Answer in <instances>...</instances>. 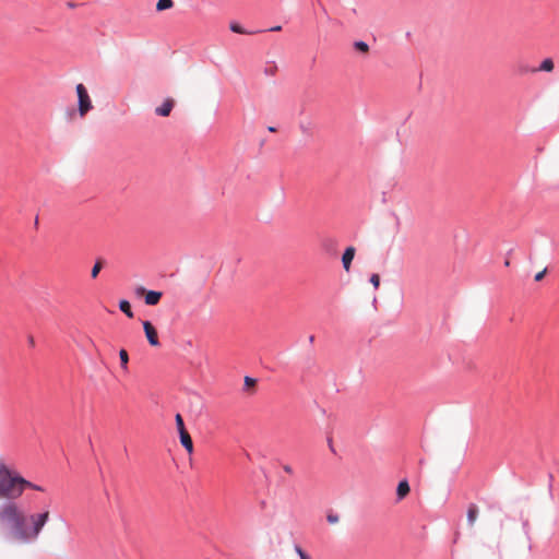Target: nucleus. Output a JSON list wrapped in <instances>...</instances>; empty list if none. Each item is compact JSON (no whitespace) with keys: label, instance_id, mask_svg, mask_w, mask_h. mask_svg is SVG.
<instances>
[{"label":"nucleus","instance_id":"nucleus-20","mask_svg":"<svg viewBox=\"0 0 559 559\" xmlns=\"http://www.w3.org/2000/svg\"><path fill=\"white\" fill-rule=\"evenodd\" d=\"M370 283L374 288H378L380 286V276L378 274H372L370 276Z\"/></svg>","mask_w":559,"mask_h":559},{"label":"nucleus","instance_id":"nucleus-22","mask_svg":"<svg viewBox=\"0 0 559 559\" xmlns=\"http://www.w3.org/2000/svg\"><path fill=\"white\" fill-rule=\"evenodd\" d=\"M257 381L253 378L246 377L245 378V386L246 388H253L255 385Z\"/></svg>","mask_w":559,"mask_h":559},{"label":"nucleus","instance_id":"nucleus-23","mask_svg":"<svg viewBox=\"0 0 559 559\" xmlns=\"http://www.w3.org/2000/svg\"><path fill=\"white\" fill-rule=\"evenodd\" d=\"M326 519H328V522L331 524H335L338 522V515H336V514H329Z\"/></svg>","mask_w":559,"mask_h":559},{"label":"nucleus","instance_id":"nucleus-14","mask_svg":"<svg viewBox=\"0 0 559 559\" xmlns=\"http://www.w3.org/2000/svg\"><path fill=\"white\" fill-rule=\"evenodd\" d=\"M103 266H104V261L102 259L97 260L96 263L94 264V266L92 267V271H91L92 278H96L98 276V274L102 271Z\"/></svg>","mask_w":559,"mask_h":559},{"label":"nucleus","instance_id":"nucleus-29","mask_svg":"<svg viewBox=\"0 0 559 559\" xmlns=\"http://www.w3.org/2000/svg\"><path fill=\"white\" fill-rule=\"evenodd\" d=\"M328 243H332V240H325V241L323 242V246L325 247V246H328Z\"/></svg>","mask_w":559,"mask_h":559},{"label":"nucleus","instance_id":"nucleus-18","mask_svg":"<svg viewBox=\"0 0 559 559\" xmlns=\"http://www.w3.org/2000/svg\"><path fill=\"white\" fill-rule=\"evenodd\" d=\"M175 419H176V425H177V428H178L179 433H181V431H182V432H187V430H186V428H185V424H183V419H182L181 415H180V414H177V415H176V417H175Z\"/></svg>","mask_w":559,"mask_h":559},{"label":"nucleus","instance_id":"nucleus-2","mask_svg":"<svg viewBox=\"0 0 559 559\" xmlns=\"http://www.w3.org/2000/svg\"><path fill=\"white\" fill-rule=\"evenodd\" d=\"M29 481L15 471L0 463V499H17L25 490Z\"/></svg>","mask_w":559,"mask_h":559},{"label":"nucleus","instance_id":"nucleus-26","mask_svg":"<svg viewBox=\"0 0 559 559\" xmlns=\"http://www.w3.org/2000/svg\"><path fill=\"white\" fill-rule=\"evenodd\" d=\"M283 469H284V472H285V473H287L288 475H293V474H294V469H293V467H292L290 465H288V464L283 465Z\"/></svg>","mask_w":559,"mask_h":559},{"label":"nucleus","instance_id":"nucleus-4","mask_svg":"<svg viewBox=\"0 0 559 559\" xmlns=\"http://www.w3.org/2000/svg\"><path fill=\"white\" fill-rule=\"evenodd\" d=\"M75 90L79 98V115L83 118L93 108V104L86 87L82 83L78 84Z\"/></svg>","mask_w":559,"mask_h":559},{"label":"nucleus","instance_id":"nucleus-15","mask_svg":"<svg viewBox=\"0 0 559 559\" xmlns=\"http://www.w3.org/2000/svg\"><path fill=\"white\" fill-rule=\"evenodd\" d=\"M119 358L121 361V367L127 370L128 369V362H129V355L126 349H120L119 352Z\"/></svg>","mask_w":559,"mask_h":559},{"label":"nucleus","instance_id":"nucleus-13","mask_svg":"<svg viewBox=\"0 0 559 559\" xmlns=\"http://www.w3.org/2000/svg\"><path fill=\"white\" fill-rule=\"evenodd\" d=\"M120 310L126 313L127 317L133 318V312L131 310V305L128 300H120L119 302Z\"/></svg>","mask_w":559,"mask_h":559},{"label":"nucleus","instance_id":"nucleus-27","mask_svg":"<svg viewBox=\"0 0 559 559\" xmlns=\"http://www.w3.org/2000/svg\"><path fill=\"white\" fill-rule=\"evenodd\" d=\"M281 29H282V27H281V26H274V27H272L270 31H272V32H278V31H281Z\"/></svg>","mask_w":559,"mask_h":559},{"label":"nucleus","instance_id":"nucleus-12","mask_svg":"<svg viewBox=\"0 0 559 559\" xmlns=\"http://www.w3.org/2000/svg\"><path fill=\"white\" fill-rule=\"evenodd\" d=\"M554 67V61L550 58H546L536 71L551 72Z\"/></svg>","mask_w":559,"mask_h":559},{"label":"nucleus","instance_id":"nucleus-11","mask_svg":"<svg viewBox=\"0 0 559 559\" xmlns=\"http://www.w3.org/2000/svg\"><path fill=\"white\" fill-rule=\"evenodd\" d=\"M478 516V508L476 504L472 503L467 510V522L469 525H474Z\"/></svg>","mask_w":559,"mask_h":559},{"label":"nucleus","instance_id":"nucleus-5","mask_svg":"<svg viewBox=\"0 0 559 559\" xmlns=\"http://www.w3.org/2000/svg\"><path fill=\"white\" fill-rule=\"evenodd\" d=\"M143 329H144V333H145V336H146L150 345H152L154 347L159 346L157 331L154 328V325L150 321H144Z\"/></svg>","mask_w":559,"mask_h":559},{"label":"nucleus","instance_id":"nucleus-19","mask_svg":"<svg viewBox=\"0 0 559 559\" xmlns=\"http://www.w3.org/2000/svg\"><path fill=\"white\" fill-rule=\"evenodd\" d=\"M230 29L234 32V33H238V34H246L247 32L237 23H233L230 24Z\"/></svg>","mask_w":559,"mask_h":559},{"label":"nucleus","instance_id":"nucleus-21","mask_svg":"<svg viewBox=\"0 0 559 559\" xmlns=\"http://www.w3.org/2000/svg\"><path fill=\"white\" fill-rule=\"evenodd\" d=\"M295 551L298 554V556L300 557V559H311V558L309 557V555H308V554H306V552L301 549V547H299V546H295Z\"/></svg>","mask_w":559,"mask_h":559},{"label":"nucleus","instance_id":"nucleus-1","mask_svg":"<svg viewBox=\"0 0 559 559\" xmlns=\"http://www.w3.org/2000/svg\"><path fill=\"white\" fill-rule=\"evenodd\" d=\"M26 514L14 501H7L0 504V527L9 528L11 537L20 542V531H23L26 522Z\"/></svg>","mask_w":559,"mask_h":559},{"label":"nucleus","instance_id":"nucleus-24","mask_svg":"<svg viewBox=\"0 0 559 559\" xmlns=\"http://www.w3.org/2000/svg\"><path fill=\"white\" fill-rule=\"evenodd\" d=\"M547 273V269H544L543 271L538 272L536 275H535V281L536 282H539L544 278V276L546 275Z\"/></svg>","mask_w":559,"mask_h":559},{"label":"nucleus","instance_id":"nucleus-25","mask_svg":"<svg viewBox=\"0 0 559 559\" xmlns=\"http://www.w3.org/2000/svg\"><path fill=\"white\" fill-rule=\"evenodd\" d=\"M26 488H31V489H34V490H38V491H43L44 489L40 487V486H37L33 483L29 481V485H25V489Z\"/></svg>","mask_w":559,"mask_h":559},{"label":"nucleus","instance_id":"nucleus-17","mask_svg":"<svg viewBox=\"0 0 559 559\" xmlns=\"http://www.w3.org/2000/svg\"><path fill=\"white\" fill-rule=\"evenodd\" d=\"M354 47H355L356 50H358V51H360L362 53H368V51H369L368 44L365 43V41H361V40L360 41H355Z\"/></svg>","mask_w":559,"mask_h":559},{"label":"nucleus","instance_id":"nucleus-10","mask_svg":"<svg viewBox=\"0 0 559 559\" xmlns=\"http://www.w3.org/2000/svg\"><path fill=\"white\" fill-rule=\"evenodd\" d=\"M180 436V442L183 445V448L191 454L193 452V442L189 435V432H182L179 433Z\"/></svg>","mask_w":559,"mask_h":559},{"label":"nucleus","instance_id":"nucleus-8","mask_svg":"<svg viewBox=\"0 0 559 559\" xmlns=\"http://www.w3.org/2000/svg\"><path fill=\"white\" fill-rule=\"evenodd\" d=\"M409 491H411V487H409L408 481L406 479L401 480L396 488L397 501H402L404 498H406L407 495L409 493Z\"/></svg>","mask_w":559,"mask_h":559},{"label":"nucleus","instance_id":"nucleus-7","mask_svg":"<svg viewBox=\"0 0 559 559\" xmlns=\"http://www.w3.org/2000/svg\"><path fill=\"white\" fill-rule=\"evenodd\" d=\"M355 252H356V250L354 247H348V248H346L345 252L343 253L342 263H343V267L346 272H348L350 270V265H352L353 259L355 257Z\"/></svg>","mask_w":559,"mask_h":559},{"label":"nucleus","instance_id":"nucleus-16","mask_svg":"<svg viewBox=\"0 0 559 559\" xmlns=\"http://www.w3.org/2000/svg\"><path fill=\"white\" fill-rule=\"evenodd\" d=\"M174 2L173 0H158L156 9L158 11H164L167 9H170L173 7Z\"/></svg>","mask_w":559,"mask_h":559},{"label":"nucleus","instance_id":"nucleus-9","mask_svg":"<svg viewBox=\"0 0 559 559\" xmlns=\"http://www.w3.org/2000/svg\"><path fill=\"white\" fill-rule=\"evenodd\" d=\"M162 298L160 292L148 290L145 294V304L150 306L157 305Z\"/></svg>","mask_w":559,"mask_h":559},{"label":"nucleus","instance_id":"nucleus-6","mask_svg":"<svg viewBox=\"0 0 559 559\" xmlns=\"http://www.w3.org/2000/svg\"><path fill=\"white\" fill-rule=\"evenodd\" d=\"M175 106L173 98H166L163 104L155 108V114L162 117H168Z\"/></svg>","mask_w":559,"mask_h":559},{"label":"nucleus","instance_id":"nucleus-28","mask_svg":"<svg viewBox=\"0 0 559 559\" xmlns=\"http://www.w3.org/2000/svg\"><path fill=\"white\" fill-rule=\"evenodd\" d=\"M29 344H31L32 346H34V344H35V342H34V337H33V336H29Z\"/></svg>","mask_w":559,"mask_h":559},{"label":"nucleus","instance_id":"nucleus-3","mask_svg":"<svg viewBox=\"0 0 559 559\" xmlns=\"http://www.w3.org/2000/svg\"><path fill=\"white\" fill-rule=\"evenodd\" d=\"M49 519V511L43 513H35L27 516L26 521L31 523L29 526L24 523L23 531H20V543H29L36 540L43 531V527Z\"/></svg>","mask_w":559,"mask_h":559},{"label":"nucleus","instance_id":"nucleus-30","mask_svg":"<svg viewBox=\"0 0 559 559\" xmlns=\"http://www.w3.org/2000/svg\"><path fill=\"white\" fill-rule=\"evenodd\" d=\"M269 130H270L271 132H274V131H275V128L270 127V128H269Z\"/></svg>","mask_w":559,"mask_h":559}]
</instances>
